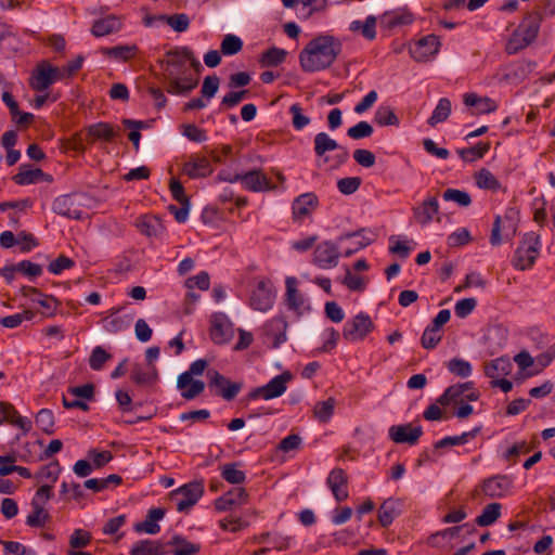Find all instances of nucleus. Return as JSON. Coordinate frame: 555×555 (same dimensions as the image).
<instances>
[{
	"label": "nucleus",
	"instance_id": "obj_1",
	"mask_svg": "<svg viewBox=\"0 0 555 555\" xmlns=\"http://www.w3.org/2000/svg\"><path fill=\"white\" fill-rule=\"evenodd\" d=\"M165 56L162 66L167 92L173 95H188L198 86L202 64L188 47L170 49Z\"/></svg>",
	"mask_w": 555,
	"mask_h": 555
},
{
	"label": "nucleus",
	"instance_id": "obj_2",
	"mask_svg": "<svg viewBox=\"0 0 555 555\" xmlns=\"http://www.w3.org/2000/svg\"><path fill=\"white\" fill-rule=\"evenodd\" d=\"M343 50L341 41L332 35H320L310 40L299 53L304 72L313 73L328 68Z\"/></svg>",
	"mask_w": 555,
	"mask_h": 555
},
{
	"label": "nucleus",
	"instance_id": "obj_3",
	"mask_svg": "<svg viewBox=\"0 0 555 555\" xmlns=\"http://www.w3.org/2000/svg\"><path fill=\"white\" fill-rule=\"evenodd\" d=\"M63 80V76L57 66H53L49 61L41 60L34 68L28 80L29 87L37 91L43 92L54 82Z\"/></svg>",
	"mask_w": 555,
	"mask_h": 555
},
{
	"label": "nucleus",
	"instance_id": "obj_4",
	"mask_svg": "<svg viewBox=\"0 0 555 555\" xmlns=\"http://www.w3.org/2000/svg\"><path fill=\"white\" fill-rule=\"evenodd\" d=\"M539 255V236L534 233H526L515 251L512 260L513 266L518 270H526L532 267Z\"/></svg>",
	"mask_w": 555,
	"mask_h": 555
},
{
	"label": "nucleus",
	"instance_id": "obj_5",
	"mask_svg": "<svg viewBox=\"0 0 555 555\" xmlns=\"http://www.w3.org/2000/svg\"><path fill=\"white\" fill-rule=\"evenodd\" d=\"M293 379L289 371H285L273 377L268 384L251 389L247 395V400H271L281 397L287 389V384Z\"/></svg>",
	"mask_w": 555,
	"mask_h": 555
},
{
	"label": "nucleus",
	"instance_id": "obj_6",
	"mask_svg": "<svg viewBox=\"0 0 555 555\" xmlns=\"http://www.w3.org/2000/svg\"><path fill=\"white\" fill-rule=\"evenodd\" d=\"M204 493L201 481L189 482L171 493V500L176 502L178 512H188L194 506Z\"/></svg>",
	"mask_w": 555,
	"mask_h": 555
},
{
	"label": "nucleus",
	"instance_id": "obj_7",
	"mask_svg": "<svg viewBox=\"0 0 555 555\" xmlns=\"http://www.w3.org/2000/svg\"><path fill=\"white\" fill-rule=\"evenodd\" d=\"M374 328L369 314L360 312L351 321H348L343 331V336L348 341L363 340Z\"/></svg>",
	"mask_w": 555,
	"mask_h": 555
},
{
	"label": "nucleus",
	"instance_id": "obj_8",
	"mask_svg": "<svg viewBox=\"0 0 555 555\" xmlns=\"http://www.w3.org/2000/svg\"><path fill=\"white\" fill-rule=\"evenodd\" d=\"M274 297L272 283L269 280L259 281L250 295V306L255 310L266 312L272 308Z\"/></svg>",
	"mask_w": 555,
	"mask_h": 555
},
{
	"label": "nucleus",
	"instance_id": "obj_9",
	"mask_svg": "<svg viewBox=\"0 0 555 555\" xmlns=\"http://www.w3.org/2000/svg\"><path fill=\"white\" fill-rule=\"evenodd\" d=\"M207 377L209 378V387L218 388L217 395L224 400H233L242 389L241 383L231 382L216 370H208Z\"/></svg>",
	"mask_w": 555,
	"mask_h": 555
},
{
	"label": "nucleus",
	"instance_id": "obj_10",
	"mask_svg": "<svg viewBox=\"0 0 555 555\" xmlns=\"http://www.w3.org/2000/svg\"><path fill=\"white\" fill-rule=\"evenodd\" d=\"M338 259V247L332 242L320 243L313 251V263L322 269L336 267Z\"/></svg>",
	"mask_w": 555,
	"mask_h": 555
},
{
	"label": "nucleus",
	"instance_id": "obj_11",
	"mask_svg": "<svg viewBox=\"0 0 555 555\" xmlns=\"http://www.w3.org/2000/svg\"><path fill=\"white\" fill-rule=\"evenodd\" d=\"M233 337V325L224 313L211 317L210 338L215 344L222 345Z\"/></svg>",
	"mask_w": 555,
	"mask_h": 555
},
{
	"label": "nucleus",
	"instance_id": "obj_12",
	"mask_svg": "<svg viewBox=\"0 0 555 555\" xmlns=\"http://www.w3.org/2000/svg\"><path fill=\"white\" fill-rule=\"evenodd\" d=\"M297 279L294 276L286 278V294L285 301L287 307L295 311L298 315H301L305 311L310 310V306L307 304L306 298L299 293L297 288Z\"/></svg>",
	"mask_w": 555,
	"mask_h": 555
},
{
	"label": "nucleus",
	"instance_id": "obj_13",
	"mask_svg": "<svg viewBox=\"0 0 555 555\" xmlns=\"http://www.w3.org/2000/svg\"><path fill=\"white\" fill-rule=\"evenodd\" d=\"M423 435L421 426H412V424L393 425L389 428V437L396 443L415 444Z\"/></svg>",
	"mask_w": 555,
	"mask_h": 555
},
{
	"label": "nucleus",
	"instance_id": "obj_14",
	"mask_svg": "<svg viewBox=\"0 0 555 555\" xmlns=\"http://www.w3.org/2000/svg\"><path fill=\"white\" fill-rule=\"evenodd\" d=\"M86 142L94 143L95 141L112 142L119 137V129H115L108 122H96L86 127Z\"/></svg>",
	"mask_w": 555,
	"mask_h": 555
},
{
	"label": "nucleus",
	"instance_id": "obj_15",
	"mask_svg": "<svg viewBox=\"0 0 555 555\" xmlns=\"http://www.w3.org/2000/svg\"><path fill=\"white\" fill-rule=\"evenodd\" d=\"M512 478L506 475H495L483 480L481 490L486 496L502 498L512 487Z\"/></svg>",
	"mask_w": 555,
	"mask_h": 555
},
{
	"label": "nucleus",
	"instance_id": "obj_16",
	"mask_svg": "<svg viewBox=\"0 0 555 555\" xmlns=\"http://www.w3.org/2000/svg\"><path fill=\"white\" fill-rule=\"evenodd\" d=\"M286 331L287 322L282 317L271 319L263 326L264 336L271 341L272 348H278L286 341Z\"/></svg>",
	"mask_w": 555,
	"mask_h": 555
},
{
	"label": "nucleus",
	"instance_id": "obj_17",
	"mask_svg": "<svg viewBox=\"0 0 555 555\" xmlns=\"http://www.w3.org/2000/svg\"><path fill=\"white\" fill-rule=\"evenodd\" d=\"M319 199L314 193H305L296 197L292 205L293 218L300 222L304 218L310 216L318 207Z\"/></svg>",
	"mask_w": 555,
	"mask_h": 555
},
{
	"label": "nucleus",
	"instance_id": "obj_18",
	"mask_svg": "<svg viewBox=\"0 0 555 555\" xmlns=\"http://www.w3.org/2000/svg\"><path fill=\"white\" fill-rule=\"evenodd\" d=\"M413 218L421 225L429 224L439 212V202L436 196H429L412 208Z\"/></svg>",
	"mask_w": 555,
	"mask_h": 555
},
{
	"label": "nucleus",
	"instance_id": "obj_19",
	"mask_svg": "<svg viewBox=\"0 0 555 555\" xmlns=\"http://www.w3.org/2000/svg\"><path fill=\"white\" fill-rule=\"evenodd\" d=\"M439 46V38L435 35H428L416 42L415 47L411 49V55L417 62H426L438 53Z\"/></svg>",
	"mask_w": 555,
	"mask_h": 555
},
{
	"label": "nucleus",
	"instance_id": "obj_20",
	"mask_svg": "<svg viewBox=\"0 0 555 555\" xmlns=\"http://www.w3.org/2000/svg\"><path fill=\"white\" fill-rule=\"evenodd\" d=\"M326 483L331 489L336 501L343 502L348 499V477L343 468H334L330 473L326 479Z\"/></svg>",
	"mask_w": 555,
	"mask_h": 555
},
{
	"label": "nucleus",
	"instance_id": "obj_21",
	"mask_svg": "<svg viewBox=\"0 0 555 555\" xmlns=\"http://www.w3.org/2000/svg\"><path fill=\"white\" fill-rule=\"evenodd\" d=\"M248 493L242 487L233 488L215 501V507L219 512H225L233 506H241L247 502Z\"/></svg>",
	"mask_w": 555,
	"mask_h": 555
},
{
	"label": "nucleus",
	"instance_id": "obj_22",
	"mask_svg": "<svg viewBox=\"0 0 555 555\" xmlns=\"http://www.w3.org/2000/svg\"><path fill=\"white\" fill-rule=\"evenodd\" d=\"M240 181L246 190L251 192H264L274 189L267 176L256 169L241 173Z\"/></svg>",
	"mask_w": 555,
	"mask_h": 555
},
{
	"label": "nucleus",
	"instance_id": "obj_23",
	"mask_svg": "<svg viewBox=\"0 0 555 555\" xmlns=\"http://www.w3.org/2000/svg\"><path fill=\"white\" fill-rule=\"evenodd\" d=\"M53 211L60 216L79 220L83 211L70 195H62L54 199Z\"/></svg>",
	"mask_w": 555,
	"mask_h": 555
},
{
	"label": "nucleus",
	"instance_id": "obj_24",
	"mask_svg": "<svg viewBox=\"0 0 555 555\" xmlns=\"http://www.w3.org/2000/svg\"><path fill=\"white\" fill-rule=\"evenodd\" d=\"M214 168L209 159L205 156H192L190 160L183 165V172L192 179L208 177Z\"/></svg>",
	"mask_w": 555,
	"mask_h": 555
},
{
	"label": "nucleus",
	"instance_id": "obj_25",
	"mask_svg": "<svg viewBox=\"0 0 555 555\" xmlns=\"http://www.w3.org/2000/svg\"><path fill=\"white\" fill-rule=\"evenodd\" d=\"M4 422L20 427L24 433L31 429V422L22 417L12 404L0 402V424Z\"/></svg>",
	"mask_w": 555,
	"mask_h": 555
},
{
	"label": "nucleus",
	"instance_id": "obj_26",
	"mask_svg": "<svg viewBox=\"0 0 555 555\" xmlns=\"http://www.w3.org/2000/svg\"><path fill=\"white\" fill-rule=\"evenodd\" d=\"M165 509L162 507L152 508L147 512L145 519L134 525L137 532H145L149 534H156L159 532L160 527L157 524L165 516Z\"/></svg>",
	"mask_w": 555,
	"mask_h": 555
},
{
	"label": "nucleus",
	"instance_id": "obj_27",
	"mask_svg": "<svg viewBox=\"0 0 555 555\" xmlns=\"http://www.w3.org/2000/svg\"><path fill=\"white\" fill-rule=\"evenodd\" d=\"M541 15L538 12L529 14L518 27L519 36L524 37V44H530L538 36Z\"/></svg>",
	"mask_w": 555,
	"mask_h": 555
},
{
	"label": "nucleus",
	"instance_id": "obj_28",
	"mask_svg": "<svg viewBox=\"0 0 555 555\" xmlns=\"http://www.w3.org/2000/svg\"><path fill=\"white\" fill-rule=\"evenodd\" d=\"M166 546L160 541L145 539L132 545L130 555H164L168 553Z\"/></svg>",
	"mask_w": 555,
	"mask_h": 555
},
{
	"label": "nucleus",
	"instance_id": "obj_29",
	"mask_svg": "<svg viewBox=\"0 0 555 555\" xmlns=\"http://www.w3.org/2000/svg\"><path fill=\"white\" fill-rule=\"evenodd\" d=\"M158 371L155 365L151 367H143L141 364L135 363L131 367L130 378L138 385H152L158 380Z\"/></svg>",
	"mask_w": 555,
	"mask_h": 555
},
{
	"label": "nucleus",
	"instance_id": "obj_30",
	"mask_svg": "<svg viewBox=\"0 0 555 555\" xmlns=\"http://www.w3.org/2000/svg\"><path fill=\"white\" fill-rule=\"evenodd\" d=\"M21 292L26 297H30L33 295L38 296V298H33V300L37 301L43 309L49 311L48 317L54 315L57 306L61 304L55 297L43 295L39 289L31 286H23Z\"/></svg>",
	"mask_w": 555,
	"mask_h": 555
},
{
	"label": "nucleus",
	"instance_id": "obj_31",
	"mask_svg": "<svg viewBox=\"0 0 555 555\" xmlns=\"http://www.w3.org/2000/svg\"><path fill=\"white\" fill-rule=\"evenodd\" d=\"M121 28L119 18L115 15H107L94 21L91 33L95 37L107 36L117 33Z\"/></svg>",
	"mask_w": 555,
	"mask_h": 555
},
{
	"label": "nucleus",
	"instance_id": "obj_32",
	"mask_svg": "<svg viewBox=\"0 0 555 555\" xmlns=\"http://www.w3.org/2000/svg\"><path fill=\"white\" fill-rule=\"evenodd\" d=\"M31 513L26 518V524L31 528H41L50 521L51 516L44 505L38 500H31Z\"/></svg>",
	"mask_w": 555,
	"mask_h": 555
},
{
	"label": "nucleus",
	"instance_id": "obj_33",
	"mask_svg": "<svg viewBox=\"0 0 555 555\" xmlns=\"http://www.w3.org/2000/svg\"><path fill=\"white\" fill-rule=\"evenodd\" d=\"M512 364L507 358H496L485 365V374L493 379L511 373Z\"/></svg>",
	"mask_w": 555,
	"mask_h": 555
},
{
	"label": "nucleus",
	"instance_id": "obj_34",
	"mask_svg": "<svg viewBox=\"0 0 555 555\" xmlns=\"http://www.w3.org/2000/svg\"><path fill=\"white\" fill-rule=\"evenodd\" d=\"M472 388V382L452 385L444 390V392L438 398L437 402L441 405H448L451 402L456 403L465 391Z\"/></svg>",
	"mask_w": 555,
	"mask_h": 555
},
{
	"label": "nucleus",
	"instance_id": "obj_35",
	"mask_svg": "<svg viewBox=\"0 0 555 555\" xmlns=\"http://www.w3.org/2000/svg\"><path fill=\"white\" fill-rule=\"evenodd\" d=\"M207 366L208 362L205 359L194 361L186 372L179 375L177 379V387L179 389L186 388L189 383L192 382L193 376L202 375Z\"/></svg>",
	"mask_w": 555,
	"mask_h": 555
},
{
	"label": "nucleus",
	"instance_id": "obj_36",
	"mask_svg": "<svg viewBox=\"0 0 555 555\" xmlns=\"http://www.w3.org/2000/svg\"><path fill=\"white\" fill-rule=\"evenodd\" d=\"M380 21L386 27L393 28L411 24L413 22V14L408 10H402L399 13L388 11L383 14Z\"/></svg>",
	"mask_w": 555,
	"mask_h": 555
},
{
	"label": "nucleus",
	"instance_id": "obj_37",
	"mask_svg": "<svg viewBox=\"0 0 555 555\" xmlns=\"http://www.w3.org/2000/svg\"><path fill=\"white\" fill-rule=\"evenodd\" d=\"M168 544L175 546L173 555H195L201 551L199 544L189 542L179 534L173 535Z\"/></svg>",
	"mask_w": 555,
	"mask_h": 555
},
{
	"label": "nucleus",
	"instance_id": "obj_38",
	"mask_svg": "<svg viewBox=\"0 0 555 555\" xmlns=\"http://www.w3.org/2000/svg\"><path fill=\"white\" fill-rule=\"evenodd\" d=\"M44 172L40 168H27L21 166L20 171L13 177V181L18 185H27L40 181Z\"/></svg>",
	"mask_w": 555,
	"mask_h": 555
},
{
	"label": "nucleus",
	"instance_id": "obj_39",
	"mask_svg": "<svg viewBox=\"0 0 555 555\" xmlns=\"http://www.w3.org/2000/svg\"><path fill=\"white\" fill-rule=\"evenodd\" d=\"M397 502L392 499L384 501L378 509V521L382 527L390 526L395 517L399 514Z\"/></svg>",
	"mask_w": 555,
	"mask_h": 555
},
{
	"label": "nucleus",
	"instance_id": "obj_40",
	"mask_svg": "<svg viewBox=\"0 0 555 555\" xmlns=\"http://www.w3.org/2000/svg\"><path fill=\"white\" fill-rule=\"evenodd\" d=\"M339 149V144L332 139L326 132H319L314 137V153L317 156L322 157L327 152Z\"/></svg>",
	"mask_w": 555,
	"mask_h": 555
},
{
	"label": "nucleus",
	"instance_id": "obj_41",
	"mask_svg": "<svg viewBox=\"0 0 555 555\" xmlns=\"http://www.w3.org/2000/svg\"><path fill=\"white\" fill-rule=\"evenodd\" d=\"M480 431L479 427L474 428L470 431H465L460 436H448L435 443L436 449H441L451 446H461L467 443L470 439L475 438Z\"/></svg>",
	"mask_w": 555,
	"mask_h": 555
},
{
	"label": "nucleus",
	"instance_id": "obj_42",
	"mask_svg": "<svg viewBox=\"0 0 555 555\" xmlns=\"http://www.w3.org/2000/svg\"><path fill=\"white\" fill-rule=\"evenodd\" d=\"M500 516L501 504L490 503L482 509V513L477 516L475 521L480 527H487L495 522Z\"/></svg>",
	"mask_w": 555,
	"mask_h": 555
},
{
	"label": "nucleus",
	"instance_id": "obj_43",
	"mask_svg": "<svg viewBox=\"0 0 555 555\" xmlns=\"http://www.w3.org/2000/svg\"><path fill=\"white\" fill-rule=\"evenodd\" d=\"M490 150V142H479L473 147L459 150V155L464 162L473 163L482 158Z\"/></svg>",
	"mask_w": 555,
	"mask_h": 555
},
{
	"label": "nucleus",
	"instance_id": "obj_44",
	"mask_svg": "<svg viewBox=\"0 0 555 555\" xmlns=\"http://www.w3.org/2000/svg\"><path fill=\"white\" fill-rule=\"evenodd\" d=\"M476 184L478 188L490 191H498L501 189L500 181L486 168L480 169L476 175Z\"/></svg>",
	"mask_w": 555,
	"mask_h": 555
},
{
	"label": "nucleus",
	"instance_id": "obj_45",
	"mask_svg": "<svg viewBox=\"0 0 555 555\" xmlns=\"http://www.w3.org/2000/svg\"><path fill=\"white\" fill-rule=\"evenodd\" d=\"M451 114V102L447 98H442L439 100L437 106L435 107L431 116L428 119V124L431 127H435L437 124L442 122L448 119Z\"/></svg>",
	"mask_w": 555,
	"mask_h": 555
},
{
	"label": "nucleus",
	"instance_id": "obj_46",
	"mask_svg": "<svg viewBox=\"0 0 555 555\" xmlns=\"http://www.w3.org/2000/svg\"><path fill=\"white\" fill-rule=\"evenodd\" d=\"M137 46H116L112 48H102L101 50L104 55L121 61H128L133 57L137 54Z\"/></svg>",
	"mask_w": 555,
	"mask_h": 555
},
{
	"label": "nucleus",
	"instance_id": "obj_47",
	"mask_svg": "<svg viewBox=\"0 0 555 555\" xmlns=\"http://www.w3.org/2000/svg\"><path fill=\"white\" fill-rule=\"evenodd\" d=\"M137 228L146 236H155L162 228L160 221L155 216H144L137 220Z\"/></svg>",
	"mask_w": 555,
	"mask_h": 555
},
{
	"label": "nucleus",
	"instance_id": "obj_48",
	"mask_svg": "<svg viewBox=\"0 0 555 555\" xmlns=\"http://www.w3.org/2000/svg\"><path fill=\"white\" fill-rule=\"evenodd\" d=\"M376 17L373 15H370L365 18L364 23H361L360 21H353L350 24V30L358 31L361 30L364 38L369 40H373L376 37Z\"/></svg>",
	"mask_w": 555,
	"mask_h": 555
},
{
	"label": "nucleus",
	"instance_id": "obj_49",
	"mask_svg": "<svg viewBox=\"0 0 555 555\" xmlns=\"http://www.w3.org/2000/svg\"><path fill=\"white\" fill-rule=\"evenodd\" d=\"M286 55L285 50L273 47L261 54L259 62L262 66H278L284 62Z\"/></svg>",
	"mask_w": 555,
	"mask_h": 555
},
{
	"label": "nucleus",
	"instance_id": "obj_50",
	"mask_svg": "<svg viewBox=\"0 0 555 555\" xmlns=\"http://www.w3.org/2000/svg\"><path fill=\"white\" fill-rule=\"evenodd\" d=\"M240 463H230L223 466L221 476L222 478L232 483V485H241L245 481V473L237 467Z\"/></svg>",
	"mask_w": 555,
	"mask_h": 555
},
{
	"label": "nucleus",
	"instance_id": "obj_51",
	"mask_svg": "<svg viewBox=\"0 0 555 555\" xmlns=\"http://www.w3.org/2000/svg\"><path fill=\"white\" fill-rule=\"evenodd\" d=\"M158 20L165 21L173 30L178 33L185 31L190 26V18L184 13L173 15H159Z\"/></svg>",
	"mask_w": 555,
	"mask_h": 555
},
{
	"label": "nucleus",
	"instance_id": "obj_52",
	"mask_svg": "<svg viewBox=\"0 0 555 555\" xmlns=\"http://www.w3.org/2000/svg\"><path fill=\"white\" fill-rule=\"evenodd\" d=\"M374 120L379 126L399 125V118L390 106H380L375 113Z\"/></svg>",
	"mask_w": 555,
	"mask_h": 555
},
{
	"label": "nucleus",
	"instance_id": "obj_53",
	"mask_svg": "<svg viewBox=\"0 0 555 555\" xmlns=\"http://www.w3.org/2000/svg\"><path fill=\"white\" fill-rule=\"evenodd\" d=\"M61 469L60 463L57 461H53L42 466L36 474L35 478L39 481L47 480L53 483L57 480Z\"/></svg>",
	"mask_w": 555,
	"mask_h": 555
},
{
	"label": "nucleus",
	"instance_id": "obj_54",
	"mask_svg": "<svg viewBox=\"0 0 555 555\" xmlns=\"http://www.w3.org/2000/svg\"><path fill=\"white\" fill-rule=\"evenodd\" d=\"M441 339H442L441 331L436 330L428 325L425 328V331L421 337V344H422L423 348H425L427 350H431L437 347V345L441 341Z\"/></svg>",
	"mask_w": 555,
	"mask_h": 555
},
{
	"label": "nucleus",
	"instance_id": "obj_55",
	"mask_svg": "<svg viewBox=\"0 0 555 555\" xmlns=\"http://www.w3.org/2000/svg\"><path fill=\"white\" fill-rule=\"evenodd\" d=\"M356 236H361V241L358 243L357 249L364 248L371 245L376 240V233L372 230L360 229L353 232H348L343 234L339 240L351 238Z\"/></svg>",
	"mask_w": 555,
	"mask_h": 555
},
{
	"label": "nucleus",
	"instance_id": "obj_56",
	"mask_svg": "<svg viewBox=\"0 0 555 555\" xmlns=\"http://www.w3.org/2000/svg\"><path fill=\"white\" fill-rule=\"evenodd\" d=\"M36 425L46 434H53L54 415L49 409H41L36 415Z\"/></svg>",
	"mask_w": 555,
	"mask_h": 555
},
{
	"label": "nucleus",
	"instance_id": "obj_57",
	"mask_svg": "<svg viewBox=\"0 0 555 555\" xmlns=\"http://www.w3.org/2000/svg\"><path fill=\"white\" fill-rule=\"evenodd\" d=\"M334 406H335V400L334 398H328L327 400L325 401H322V402H318L314 406V416L320 421V422H327L332 415H333V412H334Z\"/></svg>",
	"mask_w": 555,
	"mask_h": 555
},
{
	"label": "nucleus",
	"instance_id": "obj_58",
	"mask_svg": "<svg viewBox=\"0 0 555 555\" xmlns=\"http://www.w3.org/2000/svg\"><path fill=\"white\" fill-rule=\"evenodd\" d=\"M91 543V534L87 530L76 529L69 537L68 550H80Z\"/></svg>",
	"mask_w": 555,
	"mask_h": 555
},
{
	"label": "nucleus",
	"instance_id": "obj_59",
	"mask_svg": "<svg viewBox=\"0 0 555 555\" xmlns=\"http://www.w3.org/2000/svg\"><path fill=\"white\" fill-rule=\"evenodd\" d=\"M34 318V312L24 310L22 313L8 315L0 319V324L7 328H15L22 324L23 321H29Z\"/></svg>",
	"mask_w": 555,
	"mask_h": 555
},
{
	"label": "nucleus",
	"instance_id": "obj_60",
	"mask_svg": "<svg viewBox=\"0 0 555 555\" xmlns=\"http://www.w3.org/2000/svg\"><path fill=\"white\" fill-rule=\"evenodd\" d=\"M243 48V41L235 35H227L222 42L220 50L224 55H233L238 53Z\"/></svg>",
	"mask_w": 555,
	"mask_h": 555
},
{
	"label": "nucleus",
	"instance_id": "obj_61",
	"mask_svg": "<svg viewBox=\"0 0 555 555\" xmlns=\"http://www.w3.org/2000/svg\"><path fill=\"white\" fill-rule=\"evenodd\" d=\"M111 358L112 356L103 347L96 346L89 359L90 367L94 371H100Z\"/></svg>",
	"mask_w": 555,
	"mask_h": 555
},
{
	"label": "nucleus",
	"instance_id": "obj_62",
	"mask_svg": "<svg viewBox=\"0 0 555 555\" xmlns=\"http://www.w3.org/2000/svg\"><path fill=\"white\" fill-rule=\"evenodd\" d=\"M442 197L444 201L455 202L462 207H467L472 203L470 195L467 192L456 189H447L443 192Z\"/></svg>",
	"mask_w": 555,
	"mask_h": 555
},
{
	"label": "nucleus",
	"instance_id": "obj_63",
	"mask_svg": "<svg viewBox=\"0 0 555 555\" xmlns=\"http://www.w3.org/2000/svg\"><path fill=\"white\" fill-rule=\"evenodd\" d=\"M289 113L292 114V124L296 130H302L307 127L311 119L302 113V108L299 104H293L289 108Z\"/></svg>",
	"mask_w": 555,
	"mask_h": 555
},
{
	"label": "nucleus",
	"instance_id": "obj_64",
	"mask_svg": "<svg viewBox=\"0 0 555 555\" xmlns=\"http://www.w3.org/2000/svg\"><path fill=\"white\" fill-rule=\"evenodd\" d=\"M448 370L460 377H467L472 373L470 363L457 358H454L448 362Z\"/></svg>",
	"mask_w": 555,
	"mask_h": 555
}]
</instances>
